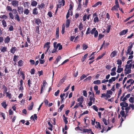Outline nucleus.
Returning a JSON list of instances; mask_svg holds the SVG:
<instances>
[{"label": "nucleus", "instance_id": "nucleus-1", "mask_svg": "<svg viewBox=\"0 0 134 134\" xmlns=\"http://www.w3.org/2000/svg\"><path fill=\"white\" fill-rule=\"evenodd\" d=\"M9 17L11 19H14L15 20H17L18 22H20V19L18 13L16 15H13V13L12 12H9Z\"/></svg>", "mask_w": 134, "mask_h": 134}, {"label": "nucleus", "instance_id": "nucleus-2", "mask_svg": "<svg viewBox=\"0 0 134 134\" xmlns=\"http://www.w3.org/2000/svg\"><path fill=\"white\" fill-rule=\"evenodd\" d=\"M94 96L93 92H92V95L89 96L90 100L89 102L88 103V105L89 106H90L92 105V101L94 103V102L95 99L94 98Z\"/></svg>", "mask_w": 134, "mask_h": 134}, {"label": "nucleus", "instance_id": "nucleus-3", "mask_svg": "<svg viewBox=\"0 0 134 134\" xmlns=\"http://www.w3.org/2000/svg\"><path fill=\"white\" fill-rule=\"evenodd\" d=\"M128 104L126 102H122L120 103V105L121 106V109L122 110H124V107H126L128 106Z\"/></svg>", "mask_w": 134, "mask_h": 134}, {"label": "nucleus", "instance_id": "nucleus-4", "mask_svg": "<svg viewBox=\"0 0 134 134\" xmlns=\"http://www.w3.org/2000/svg\"><path fill=\"white\" fill-rule=\"evenodd\" d=\"M19 2L17 0H12L11 4L14 7H17L18 5Z\"/></svg>", "mask_w": 134, "mask_h": 134}, {"label": "nucleus", "instance_id": "nucleus-5", "mask_svg": "<svg viewBox=\"0 0 134 134\" xmlns=\"http://www.w3.org/2000/svg\"><path fill=\"white\" fill-rule=\"evenodd\" d=\"M24 10L23 8L21 6H19L17 7V11L20 14L23 13Z\"/></svg>", "mask_w": 134, "mask_h": 134}, {"label": "nucleus", "instance_id": "nucleus-6", "mask_svg": "<svg viewBox=\"0 0 134 134\" xmlns=\"http://www.w3.org/2000/svg\"><path fill=\"white\" fill-rule=\"evenodd\" d=\"M45 7V4L43 3H42L40 5L39 4L37 5V8L39 9H44Z\"/></svg>", "mask_w": 134, "mask_h": 134}, {"label": "nucleus", "instance_id": "nucleus-7", "mask_svg": "<svg viewBox=\"0 0 134 134\" xmlns=\"http://www.w3.org/2000/svg\"><path fill=\"white\" fill-rule=\"evenodd\" d=\"M10 38L9 36H7L5 38L4 42L5 43H8L10 42Z\"/></svg>", "mask_w": 134, "mask_h": 134}, {"label": "nucleus", "instance_id": "nucleus-8", "mask_svg": "<svg viewBox=\"0 0 134 134\" xmlns=\"http://www.w3.org/2000/svg\"><path fill=\"white\" fill-rule=\"evenodd\" d=\"M35 22L38 25H39L41 23V20L38 18H36L35 20Z\"/></svg>", "mask_w": 134, "mask_h": 134}, {"label": "nucleus", "instance_id": "nucleus-9", "mask_svg": "<svg viewBox=\"0 0 134 134\" xmlns=\"http://www.w3.org/2000/svg\"><path fill=\"white\" fill-rule=\"evenodd\" d=\"M2 89L3 90V94H6L8 90V88L4 85H2Z\"/></svg>", "mask_w": 134, "mask_h": 134}, {"label": "nucleus", "instance_id": "nucleus-10", "mask_svg": "<svg viewBox=\"0 0 134 134\" xmlns=\"http://www.w3.org/2000/svg\"><path fill=\"white\" fill-rule=\"evenodd\" d=\"M65 80V79L64 78H62V79L60 80L58 83L57 85L58 87H59L63 83Z\"/></svg>", "mask_w": 134, "mask_h": 134}, {"label": "nucleus", "instance_id": "nucleus-11", "mask_svg": "<svg viewBox=\"0 0 134 134\" xmlns=\"http://www.w3.org/2000/svg\"><path fill=\"white\" fill-rule=\"evenodd\" d=\"M38 13V11H37V9L36 7L33 9L32 10V14L34 15H37Z\"/></svg>", "mask_w": 134, "mask_h": 134}, {"label": "nucleus", "instance_id": "nucleus-12", "mask_svg": "<svg viewBox=\"0 0 134 134\" xmlns=\"http://www.w3.org/2000/svg\"><path fill=\"white\" fill-rule=\"evenodd\" d=\"M121 65H118V69L117 70V72L118 73L121 72L123 70V68H121Z\"/></svg>", "mask_w": 134, "mask_h": 134}, {"label": "nucleus", "instance_id": "nucleus-13", "mask_svg": "<svg viewBox=\"0 0 134 134\" xmlns=\"http://www.w3.org/2000/svg\"><path fill=\"white\" fill-rule=\"evenodd\" d=\"M55 37L58 39L59 38V27L57 28L56 31Z\"/></svg>", "mask_w": 134, "mask_h": 134}, {"label": "nucleus", "instance_id": "nucleus-14", "mask_svg": "<svg viewBox=\"0 0 134 134\" xmlns=\"http://www.w3.org/2000/svg\"><path fill=\"white\" fill-rule=\"evenodd\" d=\"M128 31V29H126L125 30H123L119 33L120 35H123L126 34Z\"/></svg>", "mask_w": 134, "mask_h": 134}, {"label": "nucleus", "instance_id": "nucleus-15", "mask_svg": "<svg viewBox=\"0 0 134 134\" xmlns=\"http://www.w3.org/2000/svg\"><path fill=\"white\" fill-rule=\"evenodd\" d=\"M61 57L60 56H58L57 58L55 60L54 62V63L55 64H57L58 62L59 61L60 59H61Z\"/></svg>", "mask_w": 134, "mask_h": 134}, {"label": "nucleus", "instance_id": "nucleus-16", "mask_svg": "<svg viewBox=\"0 0 134 134\" xmlns=\"http://www.w3.org/2000/svg\"><path fill=\"white\" fill-rule=\"evenodd\" d=\"M90 16V14L88 15L87 16V14H85L83 17V21H85L86 20V18L87 20H89Z\"/></svg>", "mask_w": 134, "mask_h": 134}, {"label": "nucleus", "instance_id": "nucleus-17", "mask_svg": "<svg viewBox=\"0 0 134 134\" xmlns=\"http://www.w3.org/2000/svg\"><path fill=\"white\" fill-rule=\"evenodd\" d=\"M1 105L3 107V108L5 109L8 106V105L6 104V101H3L2 103H1Z\"/></svg>", "mask_w": 134, "mask_h": 134}, {"label": "nucleus", "instance_id": "nucleus-18", "mask_svg": "<svg viewBox=\"0 0 134 134\" xmlns=\"http://www.w3.org/2000/svg\"><path fill=\"white\" fill-rule=\"evenodd\" d=\"M34 105V103L33 102L31 103L30 105H29L28 107V109L29 110H31L32 109Z\"/></svg>", "mask_w": 134, "mask_h": 134}, {"label": "nucleus", "instance_id": "nucleus-19", "mask_svg": "<svg viewBox=\"0 0 134 134\" xmlns=\"http://www.w3.org/2000/svg\"><path fill=\"white\" fill-rule=\"evenodd\" d=\"M37 4V2L36 1L32 0L31 3V5L32 6H36Z\"/></svg>", "mask_w": 134, "mask_h": 134}, {"label": "nucleus", "instance_id": "nucleus-20", "mask_svg": "<svg viewBox=\"0 0 134 134\" xmlns=\"http://www.w3.org/2000/svg\"><path fill=\"white\" fill-rule=\"evenodd\" d=\"M17 50V48L16 47H12L10 52L11 53L13 54H14L15 53V51Z\"/></svg>", "mask_w": 134, "mask_h": 134}, {"label": "nucleus", "instance_id": "nucleus-21", "mask_svg": "<svg viewBox=\"0 0 134 134\" xmlns=\"http://www.w3.org/2000/svg\"><path fill=\"white\" fill-rule=\"evenodd\" d=\"M63 121L65 123V124H66L68 122V121L67 120L68 118L67 117H65V115H63Z\"/></svg>", "mask_w": 134, "mask_h": 134}, {"label": "nucleus", "instance_id": "nucleus-22", "mask_svg": "<svg viewBox=\"0 0 134 134\" xmlns=\"http://www.w3.org/2000/svg\"><path fill=\"white\" fill-rule=\"evenodd\" d=\"M48 124L49 126V127H48V129L51 130V131H52L53 130V125L52 124H51V123L49 121L48 122Z\"/></svg>", "mask_w": 134, "mask_h": 134}, {"label": "nucleus", "instance_id": "nucleus-23", "mask_svg": "<svg viewBox=\"0 0 134 134\" xmlns=\"http://www.w3.org/2000/svg\"><path fill=\"white\" fill-rule=\"evenodd\" d=\"M23 12L25 14L27 15H28L30 13V11L28 9H25Z\"/></svg>", "mask_w": 134, "mask_h": 134}, {"label": "nucleus", "instance_id": "nucleus-24", "mask_svg": "<svg viewBox=\"0 0 134 134\" xmlns=\"http://www.w3.org/2000/svg\"><path fill=\"white\" fill-rule=\"evenodd\" d=\"M70 20L69 19H67L66 20V22L65 24V27L66 28H68L69 27L70 24Z\"/></svg>", "mask_w": 134, "mask_h": 134}, {"label": "nucleus", "instance_id": "nucleus-25", "mask_svg": "<svg viewBox=\"0 0 134 134\" xmlns=\"http://www.w3.org/2000/svg\"><path fill=\"white\" fill-rule=\"evenodd\" d=\"M1 52H6L7 51V48L5 47H1Z\"/></svg>", "mask_w": 134, "mask_h": 134}, {"label": "nucleus", "instance_id": "nucleus-26", "mask_svg": "<svg viewBox=\"0 0 134 134\" xmlns=\"http://www.w3.org/2000/svg\"><path fill=\"white\" fill-rule=\"evenodd\" d=\"M58 47L59 50H61V49H62V46L61 45L60 43H58L56 45V48H57V49Z\"/></svg>", "mask_w": 134, "mask_h": 134}, {"label": "nucleus", "instance_id": "nucleus-27", "mask_svg": "<svg viewBox=\"0 0 134 134\" xmlns=\"http://www.w3.org/2000/svg\"><path fill=\"white\" fill-rule=\"evenodd\" d=\"M6 97H7L9 99H11L12 98L11 93L9 92H7L6 93Z\"/></svg>", "mask_w": 134, "mask_h": 134}, {"label": "nucleus", "instance_id": "nucleus-28", "mask_svg": "<svg viewBox=\"0 0 134 134\" xmlns=\"http://www.w3.org/2000/svg\"><path fill=\"white\" fill-rule=\"evenodd\" d=\"M50 44V43L49 42H47L44 45V47L45 48V47H47V48H49L50 47L49 44Z\"/></svg>", "mask_w": 134, "mask_h": 134}, {"label": "nucleus", "instance_id": "nucleus-29", "mask_svg": "<svg viewBox=\"0 0 134 134\" xmlns=\"http://www.w3.org/2000/svg\"><path fill=\"white\" fill-rule=\"evenodd\" d=\"M102 4V2H98L96 3L95 4H94V5L92 6V7H96L98 5H99V4L100 5H101Z\"/></svg>", "mask_w": 134, "mask_h": 134}, {"label": "nucleus", "instance_id": "nucleus-30", "mask_svg": "<svg viewBox=\"0 0 134 134\" xmlns=\"http://www.w3.org/2000/svg\"><path fill=\"white\" fill-rule=\"evenodd\" d=\"M132 63H130L129 65L126 64L125 65V68L128 69H130L131 68V67L132 66Z\"/></svg>", "mask_w": 134, "mask_h": 134}, {"label": "nucleus", "instance_id": "nucleus-31", "mask_svg": "<svg viewBox=\"0 0 134 134\" xmlns=\"http://www.w3.org/2000/svg\"><path fill=\"white\" fill-rule=\"evenodd\" d=\"M58 3L59 4H62V5L64 6L65 4V0H59Z\"/></svg>", "mask_w": 134, "mask_h": 134}, {"label": "nucleus", "instance_id": "nucleus-32", "mask_svg": "<svg viewBox=\"0 0 134 134\" xmlns=\"http://www.w3.org/2000/svg\"><path fill=\"white\" fill-rule=\"evenodd\" d=\"M74 4L72 2H71L70 3V4L69 5V10H71L72 9V8L73 6H74Z\"/></svg>", "mask_w": 134, "mask_h": 134}, {"label": "nucleus", "instance_id": "nucleus-33", "mask_svg": "<svg viewBox=\"0 0 134 134\" xmlns=\"http://www.w3.org/2000/svg\"><path fill=\"white\" fill-rule=\"evenodd\" d=\"M111 29V25L110 24L108 25L106 29V32L108 33L110 32Z\"/></svg>", "mask_w": 134, "mask_h": 134}, {"label": "nucleus", "instance_id": "nucleus-34", "mask_svg": "<svg viewBox=\"0 0 134 134\" xmlns=\"http://www.w3.org/2000/svg\"><path fill=\"white\" fill-rule=\"evenodd\" d=\"M119 7L117 5H114L111 9V10H116L118 9V8H119Z\"/></svg>", "mask_w": 134, "mask_h": 134}, {"label": "nucleus", "instance_id": "nucleus-35", "mask_svg": "<svg viewBox=\"0 0 134 134\" xmlns=\"http://www.w3.org/2000/svg\"><path fill=\"white\" fill-rule=\"evenodd\" d=\"M115 81V77H112L111 79H109V83H111L113 81Z\"/></svg>", "mask_w": 134, "mask_h": 134}, {"label": "nucleus", "instance_id": "nucleus-36", "mask_svg": "<svg viewBox=\"0 0 134 134\" xmlns=\"http://www.w3.org/2000/svg\"><path fill=\"white\" fill-rule=\"evenodd\" d=\"M12 13L14 14V15H16L18 13V11L16 9H12Z\"/></svg>", "mask_w": 134, "mask_h": 134}, {"label": "nucleus", "instance_id": "nucleus-37", "mask_svg": "<svg viewBox=\"0 0 134 134\" xmlns=\"http://www.w3.org/2000/svg\"><path fill=\"white\" fill-rule=\"evenodd\" d=\"M23 63L24 62L22 61V60H19L18 63L19 66H22L23 65Z\"/></svg>", "mask_w": 134, "mask_h": 134}, {"label": "nucleus", "instance_id": "nucleus-38", "mask_svg": "<svg viewBox=\"0 0 134 134\" xmlns=\"http://www.w3.org/2000/svg\"><path fill=\"white\" fill-rule=\"evenodd\" d=\"M88 56V54L87 53L84 56L82 57L81 59V61L82 62H83L85 60L87 57Z\"/></svg>", "mask_w": 134, "mask_h": 134}, {"label": "nucleus", "instance_id": "nucleus-39", "mask_svg": "<svg viewBox=\"0 0 134 134\" xmlns=\"http://www.w3.org/2000/svg\"><path fill=\"white\" fill-rule=\"evenodd\" d=\"M116 54V52L115 51H113L110 54V56L111 57H114L115 56Z\"/></svg>", "mask_w": 134, "mask_h": 134}, {"label": "nucleus", "instance_id": "nucleus-40", "mask_svg": "<svg viewBox=\"0 0 134 134\" xmlns=\"http://www.w3.org/2000/svg\"><path fill=\"white\" fill-rule=\"evenodd\" d=\"M79 30L81 31L83 29V25L82 23H80L79 26Z\"/></svg>", "mask_w": 134, "mask_h": 134}, {"label": "nucleus", "instance_id": "nucleus-41", "mask_svg": "<svg viewBox=\"0 0 134 134\" xmlns=\"http://www.w3.org/2000/svg\"><path fill=\"white\" fill-rule=\"evenodd\" d=\"M93 83L94 84L99 85L100 84L101 82L100 80H97L94 81L93 82Z\"/></svg>", "mask_w": 134, "mask_h": 134}, {"label": "nucleus", "instance_id": "nucleus-42", "mask_svg": "<svg viewBox=\"0 0 134 134\" xmlns=\"http://www.w3.org/2000/svg\"><path fill=\"white\" fill-rule=\"evenodd\" d=\"M32 84V83L31 82V81H30V79H29L27 81V84L28 85V86H29V90H30V88H31V85Z\"/></svg>", "mask_w": 134, "mask_h": 134}, {"label": "nucleus", "instance_id": "nucleus-43", "mask_svg": "<svg viewBox=\"0 0 134 134\" xmlns=\"http://www.w3.org/2000/svg\"><path fill=\"white\" fill-rule=\"evenodd\" d=\"M77 101L79 102H83V96L81 97L80 98H79L77 99Z\"/></svg>", "mask_w": 134, "mask_h": 134}, {"label": "nucleus", "instance_id": "nucleus-44", "mask_svg": "<svg viewBox=\"0 0 134 134\" xmlns=\"http://www.w3.org/2000/svg\"><path fill=\"white\" fill-rule=\"evenodd\" d=\"M129 101L133 104L134 103V98L130 97L129 99Z\"/></svg>", "mask_w": 134, "mask_h": 134}, {"label": "nucleus", "instance_id": "nucleus-45", "mask_svg": "<svg viewBox=\"0 0 134 134\" xmlns=\"http://www.w3.org/2000/svg\"><path fill=\"white\" fill-rule=\"evenodd\" d=\"M117 64L119 65H122V60L120 59H118L117 61Z\"/></svg>", "mask_w": 134, "mask_h": 134}, {"label": "nucleus", "instance_id": "nucleus-46", "mask_svg": "<svg viewBox=\"0 0 134 134\" xmlns=\"http://www.w3.org/2000/svg\"><path fill=\"white\" fill-rule=\"evenodd\" d=\"M2 24L4 27H7L6 22L5 20H3L2 21Z\"/></svg>", "mask_w": 134, "mask_h": 134}, {"label": "nucleus", "instance_id": "nucleus-47", "mask_svg": "<svg viewBox=\"0 0 134 134\" xmlns=\"http://www.w3.org/2000/svg\"><path fill=\"white\" fill-rule=\"evenodd\" d=\"M120 114L121 115L122 117H125V112L124 110H121L120 112Z\"/></svg>", "mask_w": 134, "mask_h": 134}, {"label": "nucleus", "instance_id": "nucleus-48", "mask_svg": "<svg viewBox=\"0 0 134 134\" xmlns=\"http://www.w3.org/2000/svg\"><path fill=\"white\" fill-rule=\"evenodd\" d=\"M99 21V18L98 16H96L94 19V22L96 23Z\"/></svg>", "mask_w": 134, "mask_h": 134}, {"label": "nucleus", "instance_id": "nucleus-49", "mask_svg": "<svg viewBox=\"0 0 134 134\" xmlns=\"http://www.w3.org/2000/svg\"><path fill=\"white\" fill-rule=\"evenodd\" d=\"M83 49V50H85L88 48V46L86 44H83L82 45Z\"/></svg>", "mask_w": 134, "mask_h": 134}, {"label": "nucleus", "instance_id": "nucleus-50", "mask_svg": "<svg viewBox=\"0 0 134 134\" xmlns=\"http://www.w3.org/2000/svg\"><path fill=\"white\" fill-rule=\"evenodd\" d=\"M20 74L22 75V77L24 80L25 79V75L24 72L23 71H21L20 72Z\"/></svg>", "mask_w": 134, "mask_h": 134}, {"label": "nucleus", "instance_id": "nucleus-51", "mask_svg": "<svg viewBox=\"0 0 134 134\" xmlns=\"http://www.w3.org/2000/svg\"><path fill=\"white\" fill-rule=\"evenodd\" d=\"M28 4H29V3L27 2H24L23 4V6L24 7H28L29 5Z\"/></svg>", "mask_w": 134, "mask_h": 134}, {"label": "nucleus", "instance_id": "nucleus-52", "mask_svg": "<svg viewBox=\"0 0 134 134\" xmlns=\"http://www.w3.org/2000/svg\"><path fill=\"white\" fill-rule=\"evenodd\" d=\"M98 32L97 30H96L95 31L94 33V37H97L98 35Z\"/></svg>", "mask_w": 134, "mask_h": 134}, {"label": "nucleus", "instance_id": "nucleus-53", "mask_svg": "<svg viewBox=\"0 0 134 134\" xmlns=\"http://www.w3.org/2000/svg\"><path fill=\"white\" fill-rule=\"evenodd\" d=\"M96 123H97V128H100V129H101L102 128H101V126L100 125V123L99 122H96Z\"/></svg>", "mask_w": 134, "mask_h": 134}, {"label": "nucleus", "instance_id": "nucleus-54", "mask_svg": "<svg viewBox=\"0 0 134 134\" xmlns=\"http://www.w3.org/2000/svg\"><path fill=\"white\" fill-rule=\"evenodd\" d=\"M57 48H56V47L54 48L53 50L52 51H50V50L49 51V52H50L49 53L50 54L51 52L52 53L55 52L57 51Z\"/></svg>", "mask_w": 134, "mask_h": 134}, {"label": "nucleus", "instance_id": "nucleus-55", "mask_svg": "<svg viewBox=\"0 0 134 134\" xmlns=\"http://www.w3.org/2000/svg\"><path fill=\"white\" fill-rule=\"evenodd\" d=\"M104 35L102 34H99L98 35V40H100L103 37Z\"/></svg>", "mask_w": 134, "mask_h": 134}, {"label": "nucleus", "instance_id": "nucleus-56", "mask_svg": "<svg viewBox=\"0 0 134 134\" xmlns=\"http://www.w3.org/2000/svg\"><path fill=\"white\" fill-rule=\"evenodd\" d=\"M91 33V29L90 27H88L87 29V30L86 31V35H87L90 34V33Z\"/></svg>", "mask_w": 134, "mask_h": 134}, {"label": "nucleus", "instance_id": "nucleus-57", "mask_svg": "<svg viewBox=\"0 0 134 134\" xmlns=\"http://www.w3.org/2000/svg\"><path fill=\"white\" fill-rule=\"evenodd\" d=\"M83 130V131L82 132V133H86V132H88V131H91V129H83V130Z\"/></svg>", "mask_w": 134, "mask_h": 134}, {"label": "nucleus", "instance_id": "nucleus-58", "mask_svg": "<svg viewBox=\"0 0 134 134\" xmlns=\"http://www.w3.org/2000/svg\"><path fill=\"white\" fill-rule=\"evenodd\" d=\"M6 9L8 11H12V10L11 7L9 6H7L6 7Z\"/></svg>", "mask_w": 134, "mask_h": 134}, {"label": "nucleus", "instance_id": "nucleus-59", "mask_svg": "<svg viewBox=\"0 0 134 134\" xmlns=\"http://www.w3.org/2000/svg\"><path fill=\"white\" fill-rule=\"evenodd\" d=\"M84 121L85 124H86V126H88V123H89V120L88 119H84Z\"/></svg>", "mask_w": 134, "mask_h": 134}, {"label": "nucleus", "instance_id": "nucleus-60", "mask_svg": "<svg viewBox=\"0 0 134 134\" xmlns=\"http://www.w3.org/2000/svg\"><path fill=\"white\" fill-rule=\"evenodd\" d=\"M87 76L85 75V74H83L82 76L80 77V80L83 79L84 78L86 77Z\"/></svg>", "mask_w": 134, "mask_h": 134}, {"label": "nucleus", "instance_id": "nucleus-61", "mask_svg": "<svg viewBox=\"0 0 134 134\" xmlns=\"http://www.w3.org/2000/svg\"><path fill=\"white\" fill-rule=\"evenodd\" d=\"M18 55H14V57L13 58V60L14 62H16L17 61V58H18Z\"/></svg>", "mask_w": 134, "mask_h": 134}, {"label": "nucleus", "instance_id": "nucleus-62", "mask_svg": "<svg viewBox=\"0 0 134 134\" xmlns=\"http://www.w3.org/2000/svg\"><path fill=\"white\" fill-rule=\"evenodd\" d=\"M96 30V28H94L93 29H92L91 31V34L92 35L93 34H94L95 31Z\"/></svg>", "mask_w": 134, "mask_h": 134}, {"label": "nucleus", "instance_id": "nucleus-63", "mask_svg": "<svg viewBox=\"0 0 134 134\" xmlns=\"http://www.w3.org/2000/svg\"><path fill=\"white\" fill-rule=\"evenodd\" d=\"M52 14L53 13L51 11L48 12V15L50 18H51L53 16Z\"/></svg>", "mask_w": 134, "mask_h": 134}, {"label": "nucleus", "instance_id": "nucleus-64", "mask_svg": "<svg viewBox=\"0 0 134 134\" xmlns=\"http://www.w3.org/2000/svg\"><path fill=\"white\" fill-rule=\"evenodd\" d=\"M83 95L85 97H87V91L86 90H83Z\"/></svg>", "mask_w": 134, "mask_h": 134}]
</instances>
